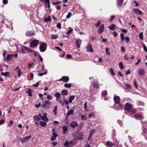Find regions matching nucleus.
Masks as SVG:
<instances>
[{"label":"nucleus","instance_id":"f257e3e1","mask_svg":"<svg viewBox=\"0 0 147 147\" xmlns=\"http://www.w3.org/2000/svg\"><path fill=\"white\" fill-rule=\"evenodd\" d=\"M52 104V102L48 100H45L42 103L41 107L45 109H47L51 107Z\"/></svg>","mask_w":147,"mask_h":147},{"label":"nucleus","instance_id":"f03ea898","mask_svg":"<svg viewBox=\"0 0 147 147\" xmlns=\"http://www.w3.org/2000/svg\"><path fill=\"white\" fill-rule=\"evenodd\" d=\"M39 41L37 40L34 39L33 40L30 44V47L31 48L36 47L39 44Z\"/></svg>","mask_w":147,"mask_h":147},{"label":"nucleus","instance_id":"7ed1b4c3","mask_svg":"<svg viewBox=\"0 0 147 147\" xmlns=\"http://www.w3.org/2000/svg\"><path fill=\"white\" fill-rule=\"evenodd\" d=\"M47 47V45L45 43H40L39 45V49L41 52H44L46 50Z\"/></svg>","mask_w":147,"mask_h":147},{"label":"nucleus","instance_id":"20e7f679","mask_svg":"<svg viewBox=\"0 0 147 147\" xmlns=\"http://www.w3.org/2000/svg\"><path fill=\"white\" fill-rule=\"evenodd\" d=\"M75 145L74 142L71 141L68 142L67 141H66L65 142L64 146L67 147H71Z\"/></svg>","mask_w":147,"mask_h":147},{"label":"nucleus","instance_id":"39448f33","mask_svg":"<svg viewBox=\"0 0 147 147\" xmlns=\"http://www.w3.org/2000/svg\"><path fill=\"white\" fill-rule=\"evenodd\" d=\"M91 85L95 88H99V84L97 83V80H94V82L91 83Z\"/></svg>","mask_w":147,"mask_h":147},{"label":"nucleus","instance_id":"423d86ee","mask_svg":"<svg viewBox=\"0 0 147 147\" xmlns=\"http://www.w3.org/2000/svg\"><path fill=\"white\" fill-rule=\"evenodd\" d=\"M133 11L136 15H142L143 14L142 12L137 8H134L133 9Z\"/></svg>","mask_w":147,"mask_h":147},{"label":"nucleus","instance_id":"0eeeda50","mask_svg":"<svg viewBox=\"0 0 147 147\" xmlns=\"http://www.w3.org/2000/svg\"><path fill=\"white\" fill-rule=\"evenodd\" d=\"M69 80L68 77L66 76H63L62 78L58 80V81H62L65 82H67Z\"/></svg>","mask_w":147,"mask_h":147},{"label":"nucleus","instance_id":"6e6552de","mask_svg":"<svg viewBox=\"0 0 147 147\" xmlns=\"http://www.w3.org/2000/svg\"><path fill=\"white\" fill-rule=\"evenodd\" d=\"M132 107V106L131 105L128 103H127L125 104V109L128 112H130Z\"/></svg>","mask_w":147,"mask_h":147},{"label":"nucleus","instance_id":"1a4fd4ad","mask_svg":"<svg viewBox=\"0 0 147 147\" xmlns=\"http://www.w3.org/2000/svg\"><path fill=\"white\" fill-rule=\"evenodd\" d=\"M31 137V136L30 135L29 136L24 138L21 140L22 143H25L26 142L30 139Z\"/></svg>","mask_w":147,"mask_h":147},{"label":"nucleus","instance_id":"9d476101","mask_svg":"<svg viewBox=\"0 0 147 147\" xmlns=\"http://www.w3.org/2000/svg\"><path fill=\"white\" fill-rule=\"evenodd\" d=\"M138 73L140 76H144L145 74L144 70L143 68L139 69L138 70Z\"/></svg>","mask_w":147,"mask_h":147},{"label":"nucleus","instance_id":"9b49d317","mask_svg":"<svg viewBox=\"0 0 147 147\" xmlns=\"http://www.w3.org/2000/svg\"><path fill=\"white\" fill-rule=\"evenodd\" d=\"M114 100L115 102L117 104L119 103L120 102V98L118 96H115L114 97Z\"/></svg>","mask_w":147,"mask_h":147},{"label":"nucleus","instance_id":"f8f14e48","mask_svg":"<svg viewBox=\"0 0 147 147\" xmlns=\"http://www.w3.org/2000/svg\"><path fill=\"white\" fill-rule=\"evenodd\" d=\"M114 145V144L109 141H107L106 142V146L107 147H112Z\"/></svg>","mask_w":147,"mask_h":147},{"label":"nucleus","instance_id":"ddd939ff","mask_svg":"<svg viewBox=\"0 0 147 147\" xmlns=\"http://www.w3.org/2000/svg\"><path fill=\"white\" fill-rule=\"evenodd\" d=\"M104 30V25L102 24L101 25L99 29L98 30V33L99 34H100L102 33Z\"/></svg>","mask_w":147,"mask_h":147},{"label":"nucleus","instance_id":"4468645a","mask_svg":"<svg viewBox=\"0 0 147 147\" xmlns=\"http://www.w3.org/2000/svg\"><path fill=\"white\" fill-rule=\"evenodd\" d=\"M41 117V115L39 114L38 115L35 116L34 117L33 119L34 121H38L40 120Z\"/></svg>","mask_w":147,"mask_h":147},{"label":"nucleus","instance_id":"2eb2a0df","mask_svg":"<svg viewBox=\"0 0 147 147\" xmlns=\"http://www.w3.org/2000/svg\"><path fill=\"white\" fill-rule=\"evenodd\" d=\"M84 135L82 133H80L78 134L77 136V139L79 140H81L83 139Z\"/></svg>","mask_w":147,"mask_h":147},{"label":"nucleus","instance_id":"dca6fc26","mask_svg":"<svg viewBox=\"0 0 147 147\" xmlns=\"http://www.w3.org/2000/svg\"><path fill=\"white\" fill-rule=\"evenodd\" d=\"M34 34L32 31H27L26 32V35L28 36H33Z\"/></svg>","mask_w":147,"mask_h":147},{"label":"nucleus","instance_id":"f3484780","mask_svg":"<svg viewBox=\"0 0 147 147\" xmlns=\"http://www.w3.org/2000/svg\"><path fill=\"white\" fill-rule=\"evenodd\" d=\"M134 116L137 119L141 120L143 118V117L142 115L139 114H135Z\"/></svg>","mask_w":147,"mask_h":147},{"label":"nucleus","instance_id":"a211bd4d","mask_svg":"<svg viewBox=\"0 0 147 147\" xmlns=\"http://www.w3.org/2000/svg\"><path fill=\"white\" fill-rule=\"evenodd\" d=\"M78 125V123L76 121H72L70 124L71 126L73 128L76 127Z\"/></svg>","mask_w":147,"mask_h":147},{"label":"nucleus","instance_id":"6ab92c4d","mask_svg":"<svg viewBox=\"0 0 147 147\" xmlns=\"http://www.w3.org/2000/svg\"><path fill=\"white\" fill-rule=\"evenodd\" d=\"M82 40L80 39H78L76 40V45L79 48H80Z\"/></svg>","mask_w":147,"mask_h":147},{"label":"nucleus","instance_id":"aec40b11","mask_svg":"<svg viewBox=\"0 0 147 147\" xmlns=\"http://www.w3.org/2000/svg\"><path fill=\"white\" fill-rule=\"evenodd\" d=\"M124 0H117V6L119 7L121 6Z\"/></svg>","mask_w":147,"mask_h":147},{"label":"nucleus","instance_id":"412c9836","mask_svg":"<svg viewBox=\"0 0 147 147\" xmlns=\"http://www.w3.org/2000/svg\"><path fill=\"white\" fill-rule=\"evenodd\" d=\"M62 128L63 129L62 131L63 133L64 134H66L67 131V127L65 126H63L62 127Z\"/></svg>","mask_w":147,"mask_h":147},{"label":"nucleus","instance_id":"4be33fe9","mask_svg":"<svg viewBox=\"0 0 147 147\" xmlns=\"http://www.w3.org/2000/svg\"><path fill=\"white\" fill-rule=\"evenodd\" d=\"M57 136V134L53 132V136L51 138V140L52 141L56 139V138Z\"/></svg>","mask_w":147,"mask_h":147},{"label":"nucleus","instance_id":"5701e85b","mask_svg":"<svg viewBox=\"0 0 147 147\" xmlns=\"http://www.w3.org/2000/svg\"><path fill=\"white\" fill-rule=\"evenodd\" d=\"M75 98V96L71 95L69 97V103H71Z\"/></svg>","mask_w":147,"mask_h":147},{"label":"nucleus","instance_id":"b1692460","mask_svg":"<svg viewBox=\"0 0 147 147\" xmlns=\"http://www.w3.org/2000/svg\"><path fill=\"white\" fill-rule=\"evenodd\" d=\"M86 48L87 49V51L91 52L92 51V49L90 45H87L86 47Z\"/></svg>","mask_w":147,"mask_h":147},{"label":"nucleus","instance_id":"393cba45","mask_svg":"<svg viewBox=\"0 0 147 147\" xmlns=\"http://www.w3.org/2000/svg\"><path fill=\"white\" fill-rule=\"evenodd\" d=\"M32 90L30 89H28L26 91V92L28 94L29 96H31L32 95Z\"/></svg>","mask_w":147,"mask_h":147},{"label":"nucleus","instance_id":"a878e982","mask_svg":"<svg viewBox=\"0 0 147 147\" xmlns=\"http://www.w3.org/2000/svg\"><path fill=\"white\" fill-rule=\"evenodd\" d=\"M55 96L56 98V100H57L58 99L60 98L61 96V94L57 92L55 94Z\"/></svg>","mask_w":147,"mask_h":147},{"label":"nucleus","instance_id":"bb28decb","mask_svg":"<svg viewBox=\"0 0 147 147\" xmlns=\"http://www.w3.org/2000/svg\"><path fill=\"white\" fill-rule=\"evenodd\" d=\"M63 102L64 103H65V104L66 105H68L69 104V100H68L67 99L65 98V97L64 96L63 97Z\"/></svg>","mask_w":147,"mask_h":147},{"label":"nucleus","instance_id":"cd10ccee","mask_svg":"<svg viewBox=\"0 0 147 147\" xmlns=\"http://www.w3.org/2000/svg\"><path fill=\"white\" fill-rule=\"evenodd\" d=\"M68 94V91L66 90H63L61 92V94L62 95H66Z\"/></svg>","mask_w":147,"mask_h":147},{"label":"nucleus","instance_id":"c85d7f7f","mask_svg":"<svg viewBox=\"0 0 147 147\" xmlns=\"http://www.w3.org/2000/svg\"><path fill=\"white\" fill-rule=\"evenodd\" d=\"M41 119L45 121H47L48 120V119L46 117V114L44 113V115H43L42 116H41Z\"/></svg>","mask_w":147,"mask_h":147},{"label":"nucleus","instance_id":"c756f323","mask_svg":"<svg viewBox=\"0 0 147 147\" xmlns=\"http://www.w3.org/2000/svg\"><path fill=\"white\" fill-rule=\"evenodd\" d=\"M51 38L52 39H55L58 38V35L56 34H53L51 35Z\"/></svg>","mask_w":147,"mask_h":147},{"label":"nucleus","instance_id":"7c9ffc66","mask_svg":"<svg viewBox=\"0 0 147 147\" xmlns=\"http://www.w3.org/2000/svg\"><path fill=\"white\" fill-rule=\"evenodd\" d=\"M109 29L111 30H113L115 29V26L114 24H111V26L108 27Z\"/></svg>","mask_w":147,"mask_h":147},{"label":"nucleus","instance_id":"2f4dec72","mask_svg":"<svg viewBox=\"0 0 147 147\" xmlns=\"http://www.w3.org/2000/svg\"><path fill=\"white\" fill-rule=\"evenodd\" d=\"M84 124V122H82L80 123V125L78 126V130H80L82 129Z\"/></svg>","mask_w":147,"mask_h":147},{"label":"nucleus","instance_id":"473e14b6","mask_svg":"<svg viewBox=\"0 0 147 147\" xmlns=\"http://www.w3.org/2000/svg\"><path fill=\"white\" fill-rule=\"evenodd\" d=\"M74 111L72 110H70L67 113V116H68L70 115H72L74 113Z\"/></svg>","mask_w":147,"mask_h":147},{"label":"nucleus","instance_id":"72a5a7b5","mask_svg":"<svg viewBox=\"0 0 147 147\" xmlns=\"http://www.w3.org/2000/svg\"><path fill=\"white\" fill-rule=\"evenodd\" d=\"M46 123L45 122L41 121L40 122V124L42 127H45L46 125Z\"/></svg>","mask_w":147,"mask_h":147},{"label":"nucleus","instance_id":"f704fd0d","mask_svg":"<svg viewBox=\"0 0 147 147\" xmlns=\"http://www.w3.org/2000/svg\"><path fill=\"white\" fill-rule=\"evenodd\" d=\"M119 66L121 69H123L124 68V66L123 65V63L121 62H120L119 63Z\"/></svg>","mask_w":147,"mask_h":147},{"label":"nucleus","instance_id":"c9c22d12","mask_svg":"<svg viewBox=\"0 0 147 147\" xmlns=\"http://www.w3.org/2000/svg\"><path fill=\"white\" fill-rule=\"evenodd\" d=\"M51 18L50 16H48L47 18H44V20L46 22H47L51 20Z\"/></svg>","mask_w":147,"mask_h":147},{"label":"nucleus","instance_id":"e433bc0d","mask_svg":"<svg viewBox=\"0 0 147 147\" xmlns=\"http://www.w3.org/2000/svg\"><path fill=\"white\" fill-rule=\"evenodd\" d=\"M87 118L86 117L85 115H82L81 116V119L82 120H85Z\"/></svg>","mask_w":147,"mask_h":147},{"label":"nucleus","instance_id":"4c0bfd02","mask_svg":"<svg viewBox=\"0 0 147 147\" xmlns=\"http://www.w3.org/2000/svg\"><path fill=\"white\" fill-rule=\"evenodd\" d=\"M121 39L122 41H123L124 39V34L123 33H121L120 35Z\"/></svg>","mask_w":147,"mask_h":147},{"label":"nucleus","instance_id":"58836bf2","mask_svg":"<svg viewBox=\"0 0 147 147\" xmlns=\"http://www.w3.org/2000/svg\"><path fill=\"white\" fill-rule=\"evenodd\" d=\"M64 86L65 88H70L71 87L70 84H66L64 85Z\"/></svg>","mask_w":147,"mask_h":147},{"label":"nucleus","instance_id":"ea45409f","mask_svg":"<svg viewBox=\"0 0 147 147\" xmlns=\"http://www.w3.org/2000/svg\"><path fill=\"white\" fill-rule=\"evenodd\" d=\"M73 29L72 28H69V29L67 31V32L66 33L67 34L71 33L73 31Z\"/></svg>","mask_w":147,"mask_h":147},{"label":"nucleus","instance_id":"a19ab883","mask_svg":"<svg viewBox=\"0 0 147 147\" xmlns=\"http://www.w3.org/2000/svg\"><path fill=\"white\" fill-rule=\"evenodd\" d=\"M134 86H135V87H136V88L137 89L138 88V86L136 83V82L135 79H134Z\"/></svg>","mask_w":147,"mask_h":147},{"label":"nucleus","instance_id":"79ce46f5","mask_svg":"<svg viewBox=\"0 0 147 147\" xmlns=\"http://www.w3.org/2000/svg\"><path fill=\"white\" fill-rule=\"evenodd\" d=\"M105 51H106V54L107 55H110V53L109 52V50L108 48H106L105 49Z\"/></svg>","mask_w":147,"mask_h":147},{"label":"nucleus","instance_id":"37998d69","mask_svg":"<svg viewBox=\"0 0 147 147\" xmlns=\"http://www.w3.org/2000/svg\"><path fill=\"white\" fill-rule=\"evenodd\" d=\"M57 101L61 104L62 106H64V104L63 102L61 99H58Z\"/></svg>","mask_w":147,"mask_h":147},{"label":"nucleus","instance_id":"c03bdc74","mask_svg":"<svg viewBox=\"0 0 147 147\" xmlns=\"http://www.w3.org/2000/svg\"><path fill=\"white\" fill-rule=\"evenodd\" d=\"M125 40L126 43H128L130 41L129 38L128 36H126L125 38Z\"/></svg>","mask_w":147,"mask_h":147},{"label":"nucleus","instance_id":"a18cd8bd","mask_svg":"<svg viewBox=\"0 0 147 147\" xmlns=\"http://www.w3.org/2000/svg\"><path fill=\"white\" fill-rule=\"evenodd\" d=\"M71 13L70 12H69L66 16V18L67 19L69 18L71 16Z\"/></svg>","mask_w":147,"mask_h":147},{"label":"nucleus","instance_id":"49530a36","mask_svg":"<svg viewBox=\"0 0 147 147\" xmlns=\"http://www.w3.org/2000/svg\"><path fill=\"white\" fill-rule=\"evenodd\" d=\"M12 57V55H7V58L6 60L7 61H9L10 59Z\"/></svg>","mask_w":147,"mask_h":147},{"label":"nucleus","instance_id":"de8ad7c7","mask_svg":"<svg viewBox=\"0 0 147 147\" xmlns=\"http://www.w3.org/2000/svg\"><path fill=\"white\" fill-rule=\"evenodd\" d=\"M87 102H85L84 103V108L86 111H87Z\"/></svg>","mask_w":147,"mask_h":147},{"label":"nucleus","instance_id":"09e8293b","mask_svg":"<svg viewBox=\"0 0 147 147\" xmlns=\"http://www.w3.org/2000/svg\"><path fill=\"white\" fill-rule=\"evenodd\" d=\"M100 24H101V21H99L97 22V24H96L95 25V26L96 27H98L99 26V25H100Z\"/></svg>","mask_w":147,"mask_h":147},{"label":"nucleus","instance_id":"8fccbe9b","mask_svg":"<svg viewBox=\"0 0 147 147\" xmlns=\"http://www.w3.org/2000/svg\"><path fill=\"white\" fill-rule=\"evenodd\" d=\"M107 92L106 91L104 90L102 92L101 94L102 96H105L107 95Z\"/></svg>","mask_w":147,"mask_h":147},{"label":"nucleus","instance_id":"3c124183","mask_svg":"<svg viewBox=\"0 0 147 147\" xmlns=\"http://www.w3.org/2000/svg\"><path fill=\"white\" fill-rule=\"evenodd\" d=\"M115 16H111V18L109 19L110 21L111 22L114 19V18H115Z\"/></svg>","mask_w":147,"mask_h":147},{"label":"nucleus","instance_id":"603ef678","mask_svg":"<svg viewBox=\"0 0 147 147\" xmlns=\"http://www.w3.org/2000/svg\"><path fill=\"white\" fill-rule=\"evenodd\" d=\"M8 72H2V74L5 76H7L8 74Z\"/></svg>","mask_w":147,"mask_h":147},{"label":"nucleus","instance_id":"864d4df0","mask_svg":"<svg viewBox=\"0 0 147 147\" xmlns=\"http://www.w3.org/2000/svg\"><path fill=\"white\" fill-rule=\"evenodd\" d=\"M13 123V121L12 120H11L8 124V126L9 127L11 126Z\"/></svg>","mask_w":147,"mask_h":147},{"label":"nucleus","instance_id":"5fc2aeb1","mask_svg":"<svg viewBox=\"0 0 147 147\" xmlns=\"http://www.w3.org/2000/svg\"><path fill=\"white\" fill-rule=\"evenodd\" d=\"M129 112H131L132 114H133L136 113V110L135 109H133L131 108V109Z\"/></svg>","mask_w":147,"mask_h":147},{"label":"nucleus","instance_id":"6e6d98bb","mask_svg":"<svg viewBox=\"0 0 147 147\" xmlns=\"http://www.w3.org/2000/svg\"><path fill=\"white\" fill-rule=\"evenodd\" d=\"M61 3V2L60 1H57L55 2H53L52 3V4L53 5H58Z\"/></svg>","mask_w":147,"mask_h":147},{"label":"nucleus","instance_id":"4d7b16f0","mask_svg":"<svg viewBox=\"0 0 147 147\" xmlns=\"http://www.w3.org/2000/svg\"><path fill=\"white\" fill-rule=\"evenodd\" d=\"M57 110V107L56 106L54 108L53 112L54 113L55 115H56V111Z\"/></svg>","mask_w":147,"mask_h":147},{"label":"nucleus","instance_id":"13d9d810","mask_svg":"<svg viewBox=\"0 0 147 147\" xmlns=\"http://www.w3.org/2000/svg\"><path fill=\"white\" fill-rule=\"evenodd\" d=\"M110 70L111 73L113 75H115V73L113 72V69L112 68H110Z\"/></svg>","mask_w":147,"mask_h":147},{"label":"nucleus","instance_id":"bf43d9fd","mask_svg":"<svg viewBox=\"0 0 147 147\" xmlns=\"http://www.w3.org/2000/svg\"><path fill=\"white\" fill-rule=\"evenodd\" d=\"M139 37L141 39H143V33L142 32L140 33L139 35Z\"/></svg>","mask_w":147,"mask_h":147},{"label":"nucleus","instance_id":"052dcab7","mask_svg":"<svg viewBox=\"0 0 147 147\" xmlns=\"http://www.w3.org/2000/svg\"><path fill=\"white\" fill-rule=\"evenodd\" d=\"M141 61V60L140 59H138V61L137 62L135 63V65H137L139 63V62H140Z\"/></svg>","mask_w":147,"mask_h":147},{"label":"nucleus","instance_id":"680f3d73","mask_svg":"<svg viewBox=\"0 0 147 147\" xmlns=\"http://www.w3.org/2000/svg\"><path fill=\"white\" fill-rule=\"evenodd\" d=\"M47 98L49 100H52V97L50 95H48L47 97Z\"/></svg>","mask_w":147,"mask_h":147},{"label":"nucleus","instance_id":"e2e57ef3","mask_svg":"<svg viewBox=\"0 0 147 147\" xmlns=\"http://www.w3.org/2000/svg\"><path fill=\"white\" fill-rule=\"evenodd\" d=\"M143 48L144 50L145 51L147 52V48L146 46L144 45H143Z\"/></svg>","mask_w":147,"mask_h":147},{"label":"nucleus","instance_id":"0e129e2a","mask_svg":"<svg viewBox=\"0 0 147 147\" xmlns=\"http://www.w3.org/2000/svg\"><path fill=\"white\" fill-rule=\"evenodd\" d=\"M24 49L26 50V51H30V49H29L28 48H27V47H24Z\"/></svg>","mask_w":147,"mask_h":147},{"label":"nucleus","instance_id":"69168bd1","mask_svg":"<svg viewBox=\"0 0 147 147\" xmlns=\"http://www.w3.org/2000/svg\"><path fill=\"white\" fill-rule=\"evenodd\" d=\"M18 75L19 76V77H20L21 76V70H19V71H18Z\"/></svg>","mask_w":147,"mask_h":147},{"label":"nucleus","instance_id":"338daca9","mask_svg":"<svg viewBox=\"0 0 147 147\" xmlns=\"http://www.w3.org/2000/svg\"><path fill=\"white\" fill-rule=\"evenodd\" d=\"M5 121L3 119H1L0 121V125H2L4 123Z\"/></svg>","mask_w":147,"mask_h":147},{"label":"nucleus","instance_id":"774afa93","mask_svg":"<svg viewBox=\"0 0 147 147\" xmlns=\"http://www.w3.org/2000/svg\"><path fill=\"white\" fill-rule=\"evenodd\" d=\"M89 117L90 118H91L92 117H94V115L92 113H90L88 115Z\"/></svg>","mask_w":147,"mask_h":147}]
</instances>
